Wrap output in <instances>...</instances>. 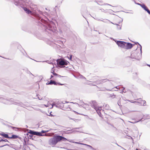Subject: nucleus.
I'll list each match as a JSON object with an SVG mask.
<instances>
[{
    "label": "nucleus",
    "mask_w": 150,
    "mask_h": 150,
    "mask_svg": "<svg viewBox=\"0 0 150 150\" xmlns=\"http://www.w3.org/2000/svg\"><path fill=\"white\" fill-rule=\"evenodd\" d=\"M40 23H42L45 24V25H43V28L46 31H47L48 30L53 32H54L55 30V28L54 27V23L52 22H50L48 20H45L42 18L40 20Z\"/></svg>",
    "instance_id": "1"
},
{
    "label": "nucleus",
    "mask_w": 150,
    "mask_h": 150,
    "mask_svg": "<svg viewBox=\"0 0 150 150\" xmlns=\"http://www.w3.org/2000/svg\"><path fill=\"white\" fill-rule=\"evenodd\" d=\"M13 2L16 6L21 7L29 6L31 3L30 0H13Z\"/></svg>",
    "instance_id": "2"
},
{
    "label": "nucleus",
    "mask_w": 150,
    "mask_h": 150,
    "mask_svg": "<svg viewBox=\"0 0 150 150\" xmlns=\"http://www.w3.org/2000/svg\"><path fill=\"white\" fill-rule=\"evenodd\" d=\"M66 103H67V102L65 101V103H64L60 100H56L52 103V105L51 106V107L50 108H52L53 106H54L58 108L62 109L64 107V104Z\"/></svg>",
    "instance_id": "3"
},
{
    "label": "nucleus",
    "mask_w": 150,
    "mask_h": 150,
    "mask_svg": "<svg viewBox=\"0 0 150 150\" xmlns=\"http://www.w3.org/2000/svg\"><path fill=\"white\" fill-rule=\"evenodd\" d=\"M59 142V139L58 135L50 139L49 141V143L50 145H54Z\"/></svg>",
    "instance_id": "4"
},
{
    "label": "nucleus",
    "mask_w": 150,
    "mask_h": 150,
    "mask_svg": "<svg viewBox=\"0 0 150 150\" xmlns=\"http://www.w3.org/2000/svg\"><path fill=\"white\" fill-rule=\"evenodd\" d=\"M57 64L60 66L67 65L69 62L65 60L58 59L57 60Z\"/></svg>",
    "instance_id": "5"
},
{
    "label": "nucleus",
    "mask_w": 150,
    "mask_h": 150,
    "mask_svg": "<svg viewBox=\"0 0 150 150\" xmlns=\"http://www.w3.org/2000/svg\"><path fill=\"white\" fill-rule=\"evenodd\" d=\"M90 103L91 104V106L95 110H98V109L100 108V107H101L98 105V104L95 101H92Z\"/></svg>",
    "instance_id": "6"
},
{
    "label": "nucleus",
    "mask_w": 150,
    "mask_h": 150,
    "mask_svg": "<svg viewBox=\"0 0 150 150\" xmlns=\"http://www.w3.org/2000/svg\"><path fill=\"white\" fill-rule=\"evenodd\" d=\"M139 100L138 102L135 101L133 102V103H138L139 104V105L145 106L146 105V102L144 100H142L141 98H139L138 99Z\"/></svg>",
    "instance_id": "7"
},
{
    "label": "nucleus",
    "mask_w": 150,
    "mask_h": 150,
    "mask_svg": "<svg viewBox=\"0 0 150 150\" xmlns=\"http://www.w3.org/2000/svg\"><path fill=\"white\" fill-rule=\"evenodd\" d=\"M116 43L119 46L124 49L126 44V42L121 41H117Z\"/></svg>",
    "instance_id": "8"
},
{
    "label": "nucleus",
    "mask_w": 150,
    "mask_h": 150,
    "mask_svg": "<svg viewBox=\"0 0 150 150\" xmlns=\"http://www.w3.org/2000/svg\"><path fill=\"white\" fill-rule=\"evenodd\" d=\"M71 103H73V104H76L78 105L79 107L81 106L84 107H87L88 105L87 104L84 103L83 101H81L79 103L81 104V105L79 104L76 103H73L71 102Z\"/></svg>",
    "instance_id": "9"
},
{
    "label": "nucleus",
    "mask_w": 150,
    "mask_h": 150,
    "mask_svg": "<svg viewBox=\"0 0 150 150\" xmlns=\"http://www.w3.org/2000/svg\"><path fill=\"white\" fill-rule=\"evenodd\" d=\"M132 47V44L129 42H126V45H125L124 49L127 50L130 49Z\"/></svg>",
    "instance_id": "10"
},
{
    "label": "nucleus",
    "mask_w": 150,
    "mask_h": 150,
    "mask_svg": "<svg viewBox=\"0 0 150 150\" xmlns=\"http://www.w3.org/2000/svg\"><path fill=\"white\" fill-rule=\"evenodd\" d=\"M69 141L70 142H72L73 143H75V144H80L85 145L89 147H90L91 149H94L93 148V147L91 146L90 145H87V144H84L82 143H80V142H74V141H73V142H71L70 141Z\"/></svg>",
    "instance_id": "11"
},
{
    "label": "nucleus",
    "mask_w": 150,
    "mask_h": 150,
    "mask_svg": "<svg viewBox=\"0 0 150 150\" xmlns=\"http://www.w3.org/2000/svg\"><path fill=\"white\" fill-rule=\"evenodd\" d=\"M59 141H60L61 140H62L64 142H65L67 140L69 141V140H68L66 138L62 136L59 135Z\"/></svg>",
    "instance_id": "12"
},
{
    "label": "nucleus",
    "mask_w": 150,
    "mask_h": 150,
    "mask_svg": "<svg viewBox=\"0 0 150 150\" xmlns=\"http://www.w3.org/2000/svg\"><path fill=\"white\" fill-rule=\"evenodd\" d=\"M24 6H23V7H22L23 8V10L24 11L27 13L28 14L30 13H32V12L29 10V9H28L26 7H24Z\"/></svg>",
    "instance_id": "13"
},
{
    "label": "nucleus",
    "mask_w": 150,
    "mask_h": 150,
    "mask_svg": "<svg viewBox=\"0 0 150 150\" xmlns=\"http://www.w3.org/2000/svg\"><path fill=\"white\" fill-rule=\"evenodd\" d=\"M100 108H99V109H98V110H95L97 112V113L99 115V116H101V112H100V111L101 110V108H102V107L101 106L100 107Z\"/></svg>",
    "instance_id": "14"
},
{
    "label": "nucleus",
    "mask_w": 150,
    "mask_h": 150,
    "mask_svg": "<svg viewBox=\"0 0 150 150\" xmlns=\"http://www.w3.org/2000/svg\"><path fill=\"white\" fill-rule=\"evenodd\" d=\"M13 104L16 105L21 106H22L23 105V104L22 103H19L16 101H13L12 103Z\"/></svg>",
    "instance_id": "15"
},
{
    "label": "nucleus",
    "mask_w": 150,
    "mask_h": 150,
    "mask_svg": "<svg viewBox=\"0 0 150 150\" xmlns=\"http://www.w3.org/2000/svg\"><path fill=\"white\" fill-rule=\"evenodd\" d=\"M0 134L5 138H9L10 137L8 136V134L3 133Z\"/></svg>",
    "instance_id": "16"
},
{
    "label": "nucleus",
    "mask_w": 150,
    "mask_h": 150,
    "mask_svg": "<svg viewBox=\"0 0 150 150\" xmlns=\"http://www.w3.org/2000/svg\"><path fill=\"white\" fill-rule=\"evenodd\" d=\"M49 84L50 85L54 84V85H57V83L55 81L52 80H50L49 82Z\"/></svg>",
    "instance_id": "17"
},
{
    "label": "nucleus",
    "mask_w": 150,
    "mask_h": 150,
    "mask_svg": "<svg viewBox=\"0 0 150 150\" xmlns=\"http://www.w3.org/2000/svg\"><path fill=\"white\" fill-rule=\"evenodd\" d=\"M44 105L46 107H50V108H51L50 107H51V106L52 105L49 102H48L47 105L44 104Z\"/></svg>",
    "instance_id": "18"
},
{
    "label": "nucleus",
    "mask_w": 150,
    "mask_h": 150,
    "mask_svg": "<svg viewBox=\"0 0 150 150\" xmlns=\"http://www.w3.org/2000/svg\"><path fill=\"white\" fill-rule=\"evenodd\" d=\"M108 81H109V80L108 79H104L101 80H100V83H101V84L103 83H105L106 82H107Z\"/></svg>",
    "instance_id": "19"
},
{
    "label": "nucleus",
    "mask_w": 150,
    "mask_h": 150,
    "mask_svg": "<svg viewBox=\"0 0 150 150\" xmlns=\"http://www.w3.org/2000/svg\"><path fill=\"white\" fill-rule=\"evenodd\" d=\"M18 137L17 135H12V136L11 137H10V139H15Z\"/></svg>",
    "instance_id": "20"
},
{
    "label": "nucleus",
    "mask_w": 150,
    "mask_h": 150,
    "mask_svg": "<svg viewBox=\"0 0 150 150\" xmlns=\"http://www.w3.org/2000/svg\"><path fill=\"white\" fill-rule=\"evenodd\" d=\"M104 108L106 110H108L110 109V107L108 105L106 104L104 106Z\"/></svg>",
    "instance_id": "21"
},
{
    "label": "nucleus",
    "mask_w": 150,
    "mask_h": 150,
    "mask_svg": "<svg viewBox=\"0 0 150 150\" xmlns=\"http://www.w3.org/2000/svg\"><path fill=\"white\" fill-rule=\"evenodd\" d=\"M37 136H42L44 135H42L40 132H36V135Z\"/></svg>",
    "instance_id": "22"
},
{
    "label": "nucleus",
    "mask_w": 150,
    "mask_h": 150,
    "mask_svg": "<svg viewBox=\"0 0 150 150\" xmlns=\"http://www.w3.org/2000/svg\"><path fill=\"white\" fill-rule=\"evenodd\" d=\"M149 116L148 115H146V116L143 115V118L142 119H149Z\"/></svg>",
    "instance_id": "23"
},
{
    "label": "nucleus",
    "mask_w": 150,
    "mask_h": 150,
    "mask_svg": "<svg viewBox=\"0 0 150 150\" xmlns=\"http://www.w3.org/2000/svg\"><path fill=\"white\" fill-rule=\"evenodd\" d=\"M141 7L144 10L147 7L144 4H142L141 5Z\"/></svg>",
    "instance_id": "24"
},
{
    "label": "nucleus",
    "mask_w": 150,
    "mask_h": 150,
    "mask_svg": "<svg viewBox=\"0 0 150 150\" xmlns=\"http://www.w3.org/2000/svg\"><path fill=\"white\" fill-rule=\"evenodd\" d=\"M135 44H136V45H137V44H139V45L140 46V51H141V53H142V46L141 45L139 44V43L138 42H136L135 43Z\"/></svg>",
    "instance_id": "25"
},
{
    "label": "nucleus",
    "mask_w": 150,
    "mask_h": 150,
    "mask_svg": "<svg viewBox=\"0 0 150 150\" xmlns=\"http://www.w3.org/2000/svg\"><path fill=\"white\" fill-rule=\"evenodd\" d=\"M146 11L147 13L150 15V11L148 9V8L147 7L145 10Z\"/></svg>",
    "instance_id": "26"
},
{
    "label": "nucleus",
    "mask_w": 150,
    "mask_h": 150,
    "mask_svg": "<svg viewBox=\"0 0 150 150\" xmlns=\"http://www.w3.org/2000/svg\"><path fill=\"white\" fill-rule=\"evenodd\" d=\"M51 73H52L53 74L54 76H57L58 74L54 72V71H52Z\"/></svg>",
    "instance_id": "27"
},
{
    "label": "nucleus",
    "mask_w": 150,
    "mask_h": 150,
    "mask_svg": "<svg viewBox=\"0 0 150 150\" xmlns=\"http://www.w3.org/2000/svg\"><path fill=\"white\" fill-rule=\"evenodd\" d=\"M117 28L118 29L120 30L121 29V26L119 25H117Z\"/></svg>",
    "instance_id": "28"
},
{
    "label": "nucleus",
    "mask_w": 150,
    "mask_h": 150,
    "mask_svg": "<svg viewBox=\"0 0 150 150\" xmlns=\"http://www.w3.org/2000/svg\"><path fill=\"white\" fill-rule=\"evenodd\" d=\"M100 83V80L99 81H96V83L97 84H101V83Z\"/></svg>",
    "instance_id": "29"
},
{
    "label": "nucleus",
    "mask_w": 150,
    "mask_h": 150,
    "mask_svg": "<svg viewBox=\"0 0 150 150\" xmlns=\"http://www.w3.org/2000/svg\"><path fill=\"white\" fill-rule=\"evenodd\" d=\"M48 132V131H44V130H42L41 132V133H45L47 132Z\"/></svg>",
    "instance_id": "30"
},
{
    "label": "nucleus",
    "mask_w": 150,
    "mask_h": 150,
    "mask_svg": "<svg viewBox=\"0 0 150 150\" xmlns=\"http://www.w3.org/2000/svg\"><path fill=\"white\" fill-rule=\"evenodd\" d=\"M141 120H140L138 121H136L134 122H130V121H129V122H131V123H136V122H137L140 121Z\"/></svg>",
    "instance_id": "31"
},
{
    "label": "nucleus",
    "mask_w": 150,
    "mask_h": 150,
    "mask_svg": "<svg viewBox=\"0 0 150 150\" xmlns=\"http://www.w3.org/2000/svg\"><path fill=\"white\" fill-rule=\"evenodd\" d=\"M36 132L33 131L32 133V134L35 135H36Z\"/></svg>",
    "instance_id": "32"
},
{
    "label": "nucleus",
    "mask_w": 150,
    "mask_h": 150,
    "mask_svg": "<svg viewBox=\"0 0 150 150\" xmlns=\"http://www.w3.org/2000/svg\"><path fill=\"white\" fill-rule=\"evenodd\" d=\"M2 142H8V140L6 139H2Z\"/></svg>",
    "instance_id": "33"
},
{
    "label": "nucleus",
    "mask_w": 150,
    "mask_h": 150,
    "mask_svg": "<svg viewBox=\"0 0 150 150\" xmlns=\"http://www.w3.org/2000/svg\"><path fill=\"white\" fill-rule=\"evenodd\" d=\"M37 97L38 98V99L40 100H41L42 99V98L39 97V96H38V95H37Z\"/></svg>",
    "instance_id": "34"
},
{
    "label": "nucleus",
    "mask_w": 150,
    "mask_h": 150,
    "mask_svg": "<svg viewBox=\"0 0 150 150\" xmlns=\"http://www.w3.org/2000/svg\"><path fill=\"white\" fill-rule=\"evenodd\" d=\"M33 131L31 130H30L29 132H28V133L31 134H32V133Z\"/></svg>",
    "instance_id": "35"
},
{
    "label": "nucleus",
    "mask_w": 150,
    "mask_h": 150,
    "mask_svg": "<svg viewBox=\"0 0 150 150\" xmlns=\"http://www.w3.org/2000/svg\"><path fill=\"white\" fill-rule=\"evenodd\" d=\"M72 58V55H71L70 56V57L69 58V59L70 60H71Z\"/></svg>",
    "instance_id": "36"
},
{
    "label": "nucleus",
    "mask_w": 150,
    "mask_h": 150,
    "mask_svg": "<svg viewBox=\"0 0 150 150\" xmlns=\"http://www.w3.org/2000/svg\"><path fill=\"white\" fill-rule=\"evenodd\" d=\"M58 84L59 85H64V84H62V83H57V84Z\"/></svg>",
    "instance_id": "37"
},
{
    "label": "nucleus",
    "mask_w": 150,
    "mask_h": 150,
    "mask_svg": "<svg viewBox=\"0 0 150 150\" xmlns=\"http://www.w3.org/2000/svg\"><path fill=\"white\" fill-rule=\"evenodd\" d=\"M71 131L72 132H75L76 131L74 129L71 130Z\"/></svg>",
    "instance_id": "38"
},
{
    "label": "nucleus",
    "mask_w": 150,
    "mask_h": 150,
    "mask_svg": "<svg viewBox=\"0 0 150 150\" xmlns=\"http://www.w3.org/2000/svg\"><path fill=\"white\" fill-rule=\"evenodd\" d=\"M123 88V89L122 90V92H126V91H125V88Z\"/></svg>",
    "instance_id": "39"
},
{
    "label": "nucleus",
    "mask_w": 150,
    "mask_h": 150,
    "mask_svg": "<svg viewBox=\"0 0 150 150\" xmlns=\"http://www.w3.org/2000/svg\"><path fill=\"white\" fill-rule=\"evenodd\" d=\"M46 62H47V63H48L49 64H53V63L52 62H49V61H47Z\"/></svg>",
    "instance_id": "40"
},
{
    "label": "nucleus",
    "mask_w": 150,
    "mask_h": 150,
    "mask_svg": "<svg viewBox=\"0 0 150 150\" xmlns=\"http://www.w3.org/2000/svg\"><path fill=\"white\" fill-rule=\"evenodd\" d=\"M75 113H76V114H77V115H79V114H80L79 113H78V112L75 111H73Z\"/></svg>",
    "instance_id": "41"
},
{
    "label": "nucleus",
    "mask_w": 150,
    "mask_h": 150,
    "mask_svg": "<svg viewBox=\"0 0 150 150\" xmlns=\"http://www.w3.org/2000/svg\"><path fill=\"white\" fill-rule=\"evenodd\" d=\"M131 58H135V59H137L135 57L134 58V57H133L132 54H131Z\"/></svg>",
    "instance_id": "42"
},
{
    "label": "nucleus",
    "mask_w": 150,
    "mask_h": 150,
    "mask_svg": "<svg viewBox=\"0 0 150 150\" xmlns=\"http://www.w3.org/2000/svg\"><path fill=\"white\" fill-rule=\"evenodd\" d=\"M7 145V144H4V145H2V146H0V147H3V146H6V145Z\"/></svg>",
    "instance_id": "43"
},
{
    "label": "nucleus",
    "mask_w": 150,
    "mask_h": 150,
    "mask_svg": "<svg viewBox=\"0 0 150 150\" xmlns=\"http://www.w3.org/2000/svg\"><path fill=\"white\" fill-rule=\"evenodd\" d=\"M58 77H63L62 76L60 75H59L58 74L57 75V76Z\"/></svg>",
    "instance_id": "44"
},
{
    "label": "nucleus",
    "mask_w": 150,
    "mask_h": 150,
    "mask_svg": "<svg viewBox=\"0 0 150 150\" xmlns=\"http://www.w3.org/2000/svg\"><path fill=\"white\" fill-rule=\"evenodd\" d=\"M115 88L117 89H119V87L118 86H117L116 87H115Z\"/></svg>",
    "instance_id": "45"
},
{
    "label": "nucleus",
    "mask_w": 150,
    "mask_h": 150,
    "mask_svg": "<svg viewBox=\"0 0 150 150\" xmlns=\"http://www.w3.org/2000/svg\"><path fill=\"white\" fill-rule=\"evenodd\" d=\"M59 42H58L59 43H62V41H58Z\"/></svg>",
    "instance_id": "46"
},
{
    "label": "nucleus",
    "mask_w": 150,
    "mask_h": 150,
    "mask_svg": "<svg viewBox=\"0 0 150 150\" xmlns=\"http://www.w3.org/2000/svg\"><path fill=\"white\" fill-rule=\"evenodd\" d=\"M2 139L1 138H0V143L2 142Z\"/></svg>",
    "instance_id": "47"
},
{
    "label": "nucleus",
    "mask_w": 150,
    "mask_h": 150,
    "mask_svg": "<svg viewBox=\"0 0 150 150\" xmlns=\"http://www.w3.org/2000/svg\"><path fill=\"white\" fill-rule=\"evenodd\" d=\"M111 23L114 24V25H117H117H118V24H116V23H112V22H111Z\"/></svg>",
    "instance_id": "48"
},
{
    "label": "nucleus",
    "mask_w": 150,
    "mask_h": 150,
    "mask_svg": "<svg viewBox=\"0 0 150 150\" xmlns=\"http://www.w3.org/2000/svg\"><path fill=\"white\" fill-rule=\"evenodd\" d=\"M53 77V76L52 75H51V78H50V79H51L52 77Z\"/></svg>",
    "instance_id": "49"
},
{
    "label": "nucleus",
    "mask_w": 150,
    "mask_h": 150,
    "mask_svg": "<svg viewBox=\"0 0 150 150\" xmlns=\"http://www.w3.org/2000/svg\"><path fill=\"white\" fill-rule=\"evenodd\" d=\"M137 4L138 5H139L140 6H141V5L142 4H139V3H138Z\"/></svg>",
    "instance_id": "50"
},
{
    "label": "nucleus",
    "mask_w": 150,
    "mask_h": 150,
    "mask_svg": "<svg viewBox=\"0 0 150 150\" xmlns=\"http://www.w3.org/2000/svg\"><path fill=\"white\" fill-rule=\"evenodd\" d=\"M46 84V85H50V84H49V83H48V82Z\"/></svg>",
    "instance_id": "51"
},
{
    "label": "nucleus",
    "mask_w": 150,
    "mask_h": 150,
    "mask_svg": "<svg viewBox=\"0 0 150 150\" xmlns=\"http://www.w3.org/2000/svg\"><path fill=\"white\" fill-rule=\"evenodd\" d=\"M81 76L82 77V78L85 79V77H83V76Z\"/></svg>",
    "instance_id": "52"
},
{
    "label": "nucleus",
    "mask_w": 150,
    "mask_h": 150,
    "mask_svg": "<svg viewBox=\"0 0 150 150\" xmlns=\"http://www.w3.org/2000/svg\"><path fill=\"white\" fill-rule=\"evenodd\" d=\"M96 19V20H98V21H100V19H98V18H96V19Z\"/></svg>",
    "instance_id": "53"
},
{
    "label": "nucleus",
    "mask_w": 150,
    "mask_h": 150,
    "mask_svg": "<svg viewBox=\"0 0 150 150\" xmlns=\"http://www.w3.org/2000/svg\"><path fill=\"white\" fill-rule=\"evenodd\" d=\"M96 19V20H98V21H100V19H98V18H96V19Z\"/></svg>",
    "instance_id": "54"
},
{
    "label": "nucleus",
    "mask_w": 150,
    "mask_h": 150,
    "mask_svg": "<svg viewBox=\"0 0 150 150\" xmlns=\"http://www.w3.org/2000/svg\"><path fill=\"white\" fill-rule=\"evenodd\" d=\"M69 150H78V149H69Z\"/></svg>",
    "instance_id": "55"
},
{
    "label": "nucleus",
    "mask_w": 150,
    "mask_h": 150,
    "mask_svg": "<svg viewBox=\"0 0 150 150\" xmlns=\"http://www.w3.org/2000/svg\"><path fill=\"white\" fill-rule=\"evenodd\" d=\"M147 65L150 67V65L147 64Z\"/></svg>",
    "instance_id": "56"
},
{
    "label": "nucleus",
    "mask_w": 150,
    "mask_h": 150,
    "mask_svg": "<svg viewBox=\"0 0 150 150\" xmlns=\"http://www.w3.org/2000/svg\"><path fill=\"white\" fill-rule=\"evenodd\" d=\"M12 128H15V127H12Z\"/></svg>",
    "instance_id": "57"
},
{
    "label": "nucleus",
    "mask_w": 150,
    "mask_h": 150,
    "mask_svg": "<svg viewBox=\"0 0 150 150\" xmlns=\"http://www.w3.org/2000/svg\"><path fill=\"white\" fill-rule=\"evenodd\" d=\"M117 144V146H120L119 145H118L117 144Z\"/></svg>",
    "instance_id": "58"
},
{
    "label": "nucleus",
    "mask_w": 150,
    "mask_h": 150,
    "mask_svg": "<svg viewBox=\"0 0 150 150\" xmlns=\"http://www.w3.org/2000/svg\"><path fill=\"white\" fill-rule=\"evenodd\" d=\"M117 144V146H120L119 145H118L117 144Z\"/></svg>",
    "instance_id": "59"
},
{
    "label": "nucleus",
    "mask_w": 150,
    "mask_h": 150,
    "mask_svg": "<svg viewBox=\"0 0 150 150\" xmlns=\"http://www.w3.org/2000/svg\"><path fill=\"white\" fill-rule=\"evenodd\" d=\"M26 127H28V126L27 125H26Z\"/></svg>",
    "instance_id": "60"
},
{
    "label": "nucleus",
    "mask_w": 150,
    "mask_h": 150,
    "mask_svg": "<svg viewBox=\"0 0 150 150\" xmlns=\"http://www.w3.org/2000/svg\"><path fill=\"white\" fill-rule=\"evenodd\" d=\"M75 129H79V128H75Z\"/></svg>",
    "instance_id": "61"
},
{
    "label": "nucleus",
    "mask_w": 150,
    "mask_h": 150,
    "mask_svg": "<svg viewBox=\"0 0 150 150\" xmlns=\"http://www.w3.org/2000/svg\"><path fill=\"white\" fill-rule=\"evenodd\" d=\"M2 143V144H4V143H2H2Z\"/></svg>",
    "instance_id": "62"
},
{
    "label": "nucleus",
    "mask_w": 150,
    "mask_h": 150,
    "mask_svg": "<svg viewBox=\"0 0 150 150\" xmlns=\"http://www.w3.org/2000/svg\"><path fill=\"white\" fill-rule=\"evenodd\" d=\"M138 150L137 149H136V150Z\"/></svg>",
    "instance_id": "63"
},
{
    "label": "nucleus",
    "mask_w": 150,
    "mask_h": 150,
    "mask_svg": "<svg viewBox=\"0 0 150 150\" xmlns=\"http://www.w3.org/2000/svg\"><path fill=\"white\" fill-rule=\"evenodd\" d=\"M30 137H31V136H30Z\"/></svg>",
    "instance_id": "64"
}]
</instances>
